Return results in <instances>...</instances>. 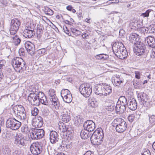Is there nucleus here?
<instances>
[{"label": "nucleus", "instance_id": "54", "mask_svg": "<svg viewBox=\"0 0 155 155\" xmlns=\"http://www.w3.org/2000/svg\"><path fill=\"white\" fill-rule=\"evenodd\" d=\"M107 109L108 111H112L114 109L115 110V106L114 104H112L107 106Z\"/></svg>", "mask_w": 155, "mask_h": 155}, {"label": "nucleus", "instance_id": "60", "mask_svg": "<svg viewBox=\"0 0 155 155\" xmlns=\"http://www.w3.org/2000/svg\"><path fill=\"white\" fill-rule=\"evenodd\" d=\"M19 55L21 56H24L25 55V52L24 49L21 48L19 49L18 51Z\"/></svg>", "mask_w": 155, "mask_h": 155}, {"label": "nucleus", "instance_id": "13", "mask_svg": "<svg viewBox=\"0 0 155 155\" xmlns=\"http://www.w3.org/2000/svg\"><path fill=\"white\" fill-rule=\"evenodd\" d=\"M30 27H26L23 32V35L26 38H30L33 37L35 35V32Z\"/></svg>", "mask_w": 155, "mask_h": 155}, {"label": "nucleus", "instance_id": "52", "mask_svg": "<svg viewBox=\"0 0 155 155\" xmlns=\"http://www.w3.org/2000/svg\"><path fill=\"white\" fill-rule=\"evenodd\" d=\"M46 51V48H43L38 50L37 53L39 54L44 55L46 54L45 53Z\"/></svg>", "mask_w": 155, "mask_h": 155}, {"label": "nucleus", "instance_id": "59", "mask_svg": "<svg viewBox=\"0 0 155 155\" xmlns=\"http://www.w3.org/2000/svg\"><path fill=\"white\" fill-rule=\"evenodd\" d=\"M33 43L29 41H27L25 44V46L26 49L28 48L31 45L33 46Z\"/></svg>", "mask_w": 155, "mask_h": 155}, {"label": "nucleus", "instance_id": "30", "mask_svg": "<svg viewBox=\"0 0 155 155\" xmlns=\"http://www.w3.org/2000/svg\"><path fill=\"white\" fill-rule=\"evenodd\" d=\"M58 126V128L60 131L64 133L66 131L67 125H66L65 124L62 122L59 124Z\"/></svg>", "mask_w": 155, "mask_h": 155}, {"label": "nucleus", "instance_id": "51", "mask_svg": "<svg viewBox=\"0 0 155 155\" xmlns=\"http://www.w3.org/2000/svg\"><path fill=\"white\" fill-rule=\"evenodd\" d=\"M45 12L46 14L49 15H51L53 14V11L48 8H45Z\"/></svg>", "mask_w": 155, "mask_h": 155}, {"label": "nucleus", "instance_id": "22", "mask_svg": "<svg viewBox=\"0 0 155 155\" xmlns=\"http://www.w3.org/2000/svg\"><path fill=\"white\" fill-rule=\"evenodd\" d=\"M103 91V95L107 96L111 93L112 89L111 87L105 83H102Z\"/></svg>", "mask_w": 155, "mask_h": 155}, {"label": "nucleus", "instance_id": "49", "mask_svg": "<svg viewBox=\"0 0 155 155\" xmlns=\"http://www.w3.org/2000/svg\"><path fill=\"white\" fill-rule=\"evenodd\" d=\"M38 113V109L36 107H34L31 111V113L32 115L36 116Z\"/></svg>", "mask_w": 155, "mask_h": 155}, {"label": "nucleus", "instance_id": "56", "mask_svg": "<svg viewBox=\"0 0 155 155\" xmlns=\"http://www.w3.org/2000/svg\"><path fill=\"white\" fill-rule=\"evenodd\" d=\"M63 29L64 32L69 36H71V33L69 32V30L65 26H63Z\"/></svg>", "mask_w": 155, "mask_h": 155}, {"label": "nucleus", "instance_id": "41", "mask_svg": "<svg viewBox=\"0 0 155 155\" xmlns=\"http://www.w3.org/2000/svg\"><path fill=\"white\" fill-rule=\"evenodd\" d=\"M11 150L8 146H5L3 148V153L6 155H8L10 154Z\"/></svg>", "mask_w": 155, "mask_h": 155}, {"label": "nucleus", "instance_id": "64", "mask_svg": "<svg viewBox=\"0 0 155 155\" xmlns=\"http://www.w3.org/2000/svg\"><path fill=\"white\" fill-rule=\"evenodd\" d=\"M135 78H136L139 79L140 78V74L138 72H135Z\"/></svg>", "mask_w": 155, "mask_h": 155}, {"label": "nucleus", "instance_id": "8", "mask_svg": "<svg viewBox=\"0 0 155 155\" xmlns=\"http://www.w3.org/2000/svg\"><path fill=\"white\" fill-rule=\"evenodd\" d=\"M21 22L18 19L12 20L9 30L11 35H15L18 31L21 25Z\"/></svg>", "mask_w": 155, "mask_h": 155}, {"label": "nucleus", "instance_id": "4", "mask_svg": "<svg viewBox=\"0 0 155 155\" xmlns=\"http://www.w3.org/2000/svg\"><path fill=\"white\" fill-rule=\"evenodd\" d=\"M12 112L17 119L24 120L26 117V114L24 108L21 105H16L12 109Z\"/></svg>", "mask_w": 155, "mask_h": 155}, {"label": "nucleus", "instance_id": "25", "mask_svg": "<svg viewBox=\"0 0 155 155\" xmlns=\"http://www.w3.org/2000/svg\"><path fill=\"white\" fill-rule=\"evenodd\" d=\"M138 98L139 101H141L142 103L144 105L147 101V95L144 93H140L138 94Z\"/></svg>", "mask_w": 155, "mask_h": 155}, {"label": "nucleus", "instance_id": "62", "mask_svg": "<svg viewBox=\"0 0 155 155\" xmlns=\"http://www.w3.org/2000/svg\"><path fill=\"white\" fill-rule=\"evenodd\" d=\"M150 56L152 58H155V47L153 48L151 51Z\"/></svg>", "mask_w": 155, "mask_h": 155}, {"label": "nucleus", "instance_id": "2", "mask_svg": "<svg viewBox=\"0 0 155 155\" xmlns=\"http://www.w3.org/2000/svg\"><path fill=\"white\" fill-rule=\"evenodd\" d=\"M12 65L15 70L22 74L26 73V63L21 57L15 58L12 61Z\"/></svg>", "mask_w": 155, "mask_h": 155}, {"label": "nucleus", "instance_id": "37", "mask_svg": "<svg viewBox=\"0 0 155 155\" xmlns=\"http://www.w3.org/2000/svg\"><path fill=\"white\" fill-rule=\"evenodd\" d=\"M71 30L72 34L76 36L80 35L81 34V32L76 28H71Z\"/></svg>", "mask_w": 155, "mask_h": 155}, {"label": "nucleus", "instance_id": "63", "mask_svg": "<svg viewBox=\"0 0 155 155\" xmlns=\"http://www.w3.org/2000/svg\"><path fill=\"white\" fill-rule=\"evenodd\" d=\"M6 73L7 74L6 77H9L12 74V71L10 69H7L6 72Z\"/></svg>", "mask_w": 155, "mask_h": 155}, {"label": "nucleus", "instance_id": "32", "mask_svg": "<svg viewBox=\"0 0 155 155\" xmlns=\"http://www.w3.org/2000/svg\"><path fill=\"white\" fill-rule=\"evenodd\" d=\"M62 99L64 102L67 103H69L71 102L72 100V95L71 94H69Z\"/></svg>", "mask_w": 155, "mask_h": 155}, {"label": "nucleus", "instance_id": "15", "mask_svg": "<svg viewBox=\"0 0 155 155\" xmlns=\"http://www.w3.org/2000/svg\"><path fill=\"white\" fill-rule=\"evenodd\" d=\"M49 98V101L48 103L52 107L55 109H58L60 106V103L57 96Z\"/></svg>", "mask_w": 155, "mask_h": 155}, {"label": "nucleus", "instance_id": "14", "mask_svg": "<svg viewBox=\"0 0 155 155\" xmlns=\"http://www.w3.org/2000/svg\"><path fill=\"white\" fill-rule=\"evenodd\" d=\"M84 127L89 131H94L95 128V124L91 120H87L84 123Z\"/></svg>", "mask_w": 155, "mask_h": 155}, {"label": "nucleus", "instance_id": "28", "mask_svg": "<svg viewBox=\"0 0 155 155\" xmlns=\"http://www.w3.org/2000/svg\"><path fill=\"white\" fill-rule=\"evenodd\" d=\"M138 35L137 34L135 33H132L129 37V40L132 43L136 45L137 43L136 39Z\"/></svg>", "mask_w": 155, "mask_h": 155}, {"label": "nucleus", "instance_id": "46", "mask_svg": "<svg viewBox=\"0 0 155 155\" xmlns=\"http://www.w3.org/2000/svg\"><path fill=\"white\" fill-rule=\"evenodd\" d=\"M146 104H147V105L149 107H151L154 106L155 104V101H152L151 100H148L147 101L145 102Z\"/></svg>", "mask_w": 155, "mask_h": 155}, {"label": "nucleus", "instance_id": "35", "mask_svg": "<svg viewBox=\"0 0 155 155\" xmlns=\"http://www.w3.org/2000/svg\"><path fill=\"white\" fill-rule=\"evenodd\" d=\"M70 94L71 93L70 91L67 89H63L61 90V96L62 98Z\"/></svg>", "mask_w": 155, "mask_h": 155}, {"label": "nucleus", "instance_id": "42", "mask_svg": "<svg viewBox=\"0 0 155 155\" xmlns=\"http://www.w3.org/2000/svg\"><path fill=\"white\" fill-rule=\"evenodd\" d=\"M147 33L149 34H154L155 33V28L152 27L151 26L147 27Z\"/></svg>", "mask_w": 155, "mask_h": 155}, {"label": "nucleus", "instance_id": "5", "mask_svg": "<svg viewBox=\"0 0 155 155\" xmlns=\"http://www.w3.org/2000/svg\"><path fill=\"white\" fill-rule=\"evenodd\" d=\"M17 120L15 118H10L8 119L6 122V127L13 130H18L21 125L20 120Z\"/></svg>", "mask_w": 155, "mask_h": 155}, {"label": "nucleus", "instance_id": "7", "mask_svg": "<svg viewBox=\"0 0 155 155\" xmlns=\"http://www.w3.org/2000/svg\"><path fill=\"white\" fill-rule=\"evenodd\" d=\"M43 148V147L41 143L38 142L32 143L30 147V151L34 155H38L40 154Z\"/></svg>", "mask_w": 155, "mask_h": 155}, {"label": "nucleus", "instance_id": "45", "mask_svg": "<svg viewBox=\"0 0 155 155\" xmlns=\"http://www.w3.org/2000/svg\"><path fill=\"white\" fill-rule=\"evenodd\" d=\"M61 117L62 121L65 123H67L70 120V115L64 116Z\"/></svg>", "mask_w": 155, "mask_h": 155}, {"label": "nucleus", "instance_id": "17", "mask_svg": "<svg viewBox=\"0 0 155 155\" xmlns=\"http://www.w3.org/2000/svg\"><path fill=\"white\" fill-rule=\"evenodd\" d=\"M124 79L119 75H114L112 77V82L113 84L116 86H119L121 83L123 82Z\"/></svg>", "mask_w": 155, "mask_h": 155}, {"label": "nucleus", "instance_id": "40", "mask_svg": "<svg viewBox=\"0 0 155 155\" xmlns=\"http://www.w3.org/2000/svg\"><path fill=\"white\" fill-rule=\"evenodd\" d=\"M28 52L31 55H32L34 54L35 46L33 44V46H30L28 48L26 49Z\"/></svg>", "mask_w": 155, "mask_h": 155}, {"label": "nucleus", "instance_id": "23", "mask_svg": "<svg viewBox=\"0 0 155 155\" xmlns=\"http://www.w3.org/2000/svg\"><path fill=\"white\" fill-rule=\"evenodd\" d=\"M94 91L95 94L100 96L103 95L102 83L97 85L94 89Z\"/></svg>", "mask_w": 155, "mask_h": 155}, {"label": "nucleus", "instance_id": "29", "mask_svg": "<svg viewBox=\"0 0 155 155\" xmlns=\"http://www.w3.org/2000/svg\"><path fill=\"white\" fill-rule=\"evenodd\" d=\"M89 131L85 129L82 130L81 132V136L84 139L87 138L89 137Z\"/></svg>", "mask_w": 155, "mask_h": 155}, {"label": "nucleus", "instance_id": "31", "mask_svg": "<svg viewBox=\"0 0 155 155\" xmlns=\"http://www.w3.org/2000/svg\"><path fill=\"white\" fill-rule=\"evenodd\" d=\"M99 129H98L96 131H95L92 135L91 137V141L97 139L100 136H99V135L101 132H99Z\"/></svg>", "mask_w": 155, "mask_h": 155}, {"label": "nucleus", "instance_id": "58", "mask_svg": "<svg viewBox=\"0 0 155 155\" xmlns=\"http://www.w3.org/2000/svg\"><path fill=\"white\" fill-rule=\"evenodd\" d=\"M6 63L5 61V60H2L0 61V69H3L5 67V64Z\"/></svg>", "mask_w": 155, "mask_h": 155}, {"label": "nucleus", "instance_id": "43", "mask_svg": "<svg viewBox=\"0 0 155 155\" xmlns=\"http://www.w3.org/2000/svg\"><path fill=\"white\" fill-rule=\"evenodd\" d=\"M48 94L49 96V98H51L53 97L56 96L55 95V91L52 89H51L49 90L48 91Z\"/></svg>", "mask_w": 155, "mask_h": 155}, {"label": "nucleus", "instance_id": "55", "mask_svg": "<svg viewBox=\"0 0 155 155\" xmlns=\"http://www.w3.org/2000/svg\"><path fill=\"white\" fill-rule=\"evenodd\" d=\"M74 120L76 123H77L78 124H80L82 123L81 119L79 116H77L75 117L74 118Z\"/></svg>", "mask_w": 155, "mask_h": 155}, {"label": "nucleus", "instance_id": "9", "mask_svg": "<svg viewBox=\"0 0 155 155\" xmlns=\"http://www.w3.org/2000/svg\"><path fill=\"white\" fill-rule=\"evenodd\" d=\"M30 137L33 140H38L42 138L44 135L45 132L42 129H35L30 133Z\"/></svg>", "mask_w": 155, "mask_h": 155}, {"label": "nucleus", "instance_id": "34", "mask_svg": "<svg viewBox=\"0 0 155 155\" xmlns=\"http://www.w3.org/2000/svg\"><path fill=\"white\" fill-rule=\"evenodd\" d=\"M96 57L97 59L106 60L108 57V55L104 54H100L96 55Z\"/></svg>", "mask_w": 155, "mask_h": 155}, {"label": "nucleus", "instance_id": "50", "mask_svg": "<svg viewBox=\"0 0 155 155\" xmlns=\"http://www.w3.org/2000/svg\"><path fill=\"white\" fill-rule=\"evenodd\" d=\"M120 2V1H119V0H111L107 1L106 2V3H108V4L107 5H110L112 4H117Z\"/></svg>", "mask_w": 155, "mask_h": 155}, {"label": "nucleus", "instance_id": "48", "mask_svg": "<svg viewBox=\"0 0 155 155\" xmlns=\"http://www.w3.org/2000/svg\"><path fill=\"white\" fill-rule=\"evenodd\" d=\"M147 27L145 28V27H140L139 28H138L137 30L138 31L140 32L141 33H147Z\"/></svg>", "mask_w": 155, "mask_h": 155}, {"label": "nucleus", "instance_id": "38", "mask_svg": "<svg viewBox=\"0 0 155 155\" xmlns=\"http://www.w3.org/2000/svg\"><path fill=\"white\" fill-rule=\"evenodd\" d=\"M70 111L67 109L63 108L61 110V117L64 116L70 115Z\"/></svg>", "mask_w": 155, "mask_h": 155}, {"label": "nucleus", "instance_id": "57", "mask_svg": "<svg viewBox=\"0 0 155 155\" xmlns=\"http://www.w3.org/2000/svg\"><path fill=\"white\" fill-rule=\"evenodd\" d=\"M66 129L67 131L66 132H67L69 134H71L73 132L72 128L70 126L67 125Z\"/></svg>", "mask_w": 155, "mask_h": 155}, {"label": "nucleus", "instance_id": "33", "mask_svg": "<svg viewBox=\"0 0 155 155\" xmlns=\"http://www.w3.org/2000/svg\"><path fill=\"white\" fill-rule=\"evenodd\" d=\"M12 39L13 43L15 45H17L20 43L21 40L18 35H15L13 37Z\"/></svg>", "mask_w": 155, "mask_h": 155}, {"label": "nucleus", "instance_id": "19", "mask_svg": "<svg viewBox=\"0 0 155 155\" xmlns=\"http://www.w3.org/2000/svg\"><path fill=\"white\" fill-rule=\"evenodd\" d=\"M50 142L53 144L56 143L58 140V135L54 131H51L50 134Z\"/></svg>", "mask_w": 155, "mask_h": 155}, {"label": "nucleus", "instance_id": "47", "mask_svg": "<svg viewBox=\"0 0 155 155\" xmlns=\"http://www.w3.org/2000/svg\"><path fill=\"white\" fill-rule=\"evenodd\" d=\"M151 11L150 9H148L146 11V12L142 13L140 15V16L142 17L143 18L147 17L149 16L150 13Z\"/></svg>", "mask_w": 155, "mask_h": 155}, {"label": "nucleus", "instance_id": "24", "mask_svg": "<svg viewBox=\"0 0 155 155\" xmlns=\"http://www.w3.org/2000/svg\"><path fill=\"white\" fill-rule=\"evenodd\" d=\"M126 109V105L120 104L118 102L115 106V111L117 112H123Z\"/></svg>", "mask_w": 155, "mask_h": 155}, {"label": "nucleus", "instance_id": "11", "mask_svg": "<svg viewBox=\"0 0 155 155\" xmlns=\"http://www.w3.org/2000/svg\"><path fill=\"white\" fill-rule=\"evenodd\" d=\"M134 51L136 55L140 56L144 53L145 49L144 44L141 42H137L134 47Z\"/></svg>", "mask_w": 155, "mask_h": 155}, {"label": "nucleus", "instance_id": "39", "mask_svg": "<svg viewBox=\"0 0 155 155\" xmlns=\"http://www.w3.org/2000/svg\"><path fill=\"white\" fill-rule=\"evenodd\" d=\"M119 101H120V103L123 104L124 105H126L127 103V99L124 96L120 97Z\"/></svg>", "mask_w": 155, "mask_h": 155}, {"label": "nucleus", "instance_id": "3", "mask_svg": "<svg viewBox=\"0 0 155 155\" xmlns=\"http://www.w3.org/2000/svg\"><path fill=\"white\" fill-rule=\"evenodd\" d=\"M112 125L116 128V130L118 133H122L126 129L127 124L124 120L120 118L115 119L112 123Z\"/></svg>", "mask_w": 155, "mask_h": 155}, {"label": "nucleus", "instance_id": "61", "mask_svg": "<svg viewBox=\"0 0 155 155\" xmlns=\"http://www.w3.org/2000/svg\"><path fill=\"white\" fill-rule=\"evenodd\" d=\"M134 116L133 114L130 115L128 117V120L130 122H132L134 121Z\"/></svg>", "mask_w": 155, "mask_h": 155}, {"label": "nucleus", "instance_id": "20", "mask_svg": "<svg viewBox=\"0 0 155 155\" xmlns=\"http://www.w3.org/2000/svg\"><path fill=\"white\" fill-rule=\"evenodd\" d=\"M127 105L128 108L132 110H134L137 108V103L134 98L130 99Z\"/></svg>", "mask_w": 155, "mask_h": 155}, {"label": "nucleus", "instance_id": "36", "mask_svg": "<svg viewBox=\"0 0 155 155\" xmlns=\"http://www.w3.org/2000/svg\"><path fill=\"white\" fill-rule=\"evenodd\" d=\"M30 128L27 125L22 127H21V132L25 134H28L30 132Z\"/></svg>", "mask_w": 155, "mask_h": 155}, {"label": "nucleus", "instance_id": "53", "mask_svg": "<svg viewBox=\"0 0 155 155\" xmlns=\"http://www.w3.org/2000/svg\"><path fill=\"white\" fill-rule=\"evenodd\" d=\"M141 155H150V153L147 149H145L141 153Z\"/></svg>", "mask_w": 155, "mask_h": 155}, {"label": "nucleus", "instance_id": "1", "mask_svg": "<svg viewBox=\"0 0 155 155\" xmlns=\"http://www.w3.org/2000/svg\"><path fill=\"white\" fill-rule=\"evenodd\" d=\"M30 91L31 92L28 97V100L32 105L38 106L41 104L45 105H48L47 98L44 94L42 92L38 91L34 87L30 88Z\"/></svg>", "mask_w": 155, "mask_h": 155}, {"label": "nucleus", "instance_id": "6", "mask_svg": "<svg viewBox=\"0 0 155 155\" xmlns=\"http://www.w3.org/2000/svg\"><path fill=\"white\" fill-rule=\"evenodd\" d=\"M81 94L86 97H89L92 92V87L89 83L81 84L79 87Z\"/></svg>", "mask_w": 155, "mask_h": 155}, {"label": "nucleus", "instance_id": "16", "mask_svg": "<svg viewBox=\"0 0 155 155\" xmlns=\"http://www.w3.org/2000/svg\"><path fill=\"white\" fill-rule=\"evenodd\" d=\"M43 119L41 116H37L33 119L32 125L35 127L40 128L41 127L43 124Z\"/></svg>", "mask_w": 155, "mask_h": 155}, {"label": "nucleus", "instance_id": "44", "mask_svg": "<svg viewBox=\"0 0 155 155\" xmlns=\"http://www.w3.org/2000/svg\"><path fill=\"white\" fill-rule=\"evenodd\" d=\"M148 117L150 123L153 124H155V115H148Z\"/></svg>", "mask_w": 155, "mask_h": 155}, {"label": "nucleus", "instance_id": "21", "mask_svg": "<svg viewBox=\"0 0 155 155\" xmlns=\"http://www.w3.org/2000/svg\"><path fill=\"white\" fill-rule=\"evenodd\" d=\"M145 42L147 41L148 46L152 48L155 47V38L153 36H149L145 38Z\"/></svg>", "mask_w": 155, "mask_h": 155}, {"label": "nucleus", "instance_id": "10", "mask_svg": "<svg viewBox=\"0 0 155 155\" xmlns=\"http://www.w3.org/2000/svg\"><path fill=\"white\" fill-rule=\"evenodd\" d=\"M25 141L24 136L21 134H17L14 137V143L20 147H21L24 146Z\"/></svg>", "mask_w": 155, "mask_h": 155}, {"label": "nucleus", "instance_id": "26", "mask_svg": "<svg viewBox=\"0 0 155 155\" xmlns=\"http://www.w3.org/2000/svg\"><path fill=\"white\" fill-rule=\"evenodd\" d=\"M116 56L121 59H124L126 58L127 56V52L125 48H124L120 52L116 54Z\"/></svg>", "mask_w": 155, "mask_h": 155}, {"label": "nucleus", "instance_id": "12", "mask_svg": "<svg viewBox=\"0 0 155 155\" xmlns=\"http://www.w3.org/2000/svg\"><path fill=\"white\" fill-rule=\"evenodd\" d=\"M125 47L122 43L119 41L115 42L112 45V49L116 55L120 52Z\"/></svg>", "mask_w": 155, "mask_h": 155}, {"label": "nucleus", "instance_id": "27", "mask_svg": "<svg viewBox=\"0 0 155 155\" xmlns=\"http://www.w3.org/2000/svg\"><path fill=\"white\" fill-rule=\"evenodd\" d=\"M88 104L90 106L94 108L97 107L98 102L96 99L94 98H92L89 99Z\"/></svg>", "mask_w": 155, "mask_h": 155}, {"label": "nucleus", "instance_id": "18", "mask_svg": "<svg viewBox=\"0 0 155 155\" xmlns=\"http://www.w3.org/2000/svg\"><path fill=\"white\" fill-rule=\"evenodd\" d=\"M99 132H100L101 133H100L99 135V136H100L98 137V138L91 141V143L93 145H99L100 144L102 141L104 137V133L103 130L101 128L99 129Z\"/></svg>", "mask_w": 155, "mask_h": 155}]
</instances>
